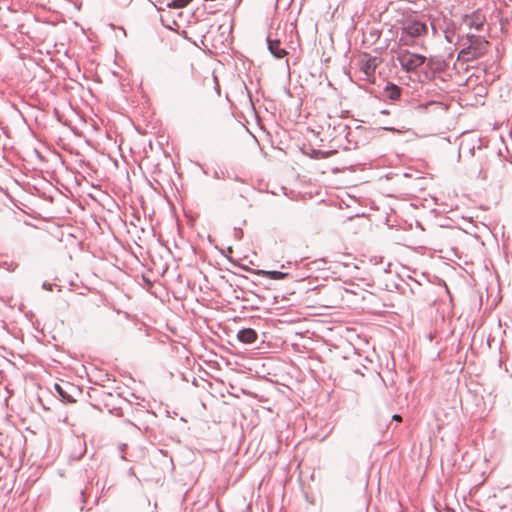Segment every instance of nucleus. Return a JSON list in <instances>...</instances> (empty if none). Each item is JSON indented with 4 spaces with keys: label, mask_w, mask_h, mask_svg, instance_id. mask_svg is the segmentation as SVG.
I'll use <instances>...</instances> for the list:
<instances>
[{
    "label": "nucleus",
    "mask_w": 512,
    "mask_h": 512,
    "mask_svg": "<svg viewBox=\"0 0 512 512\" xmlns=\"http://www.w3.org/2000/svg\"><path fill=\"white\" fill-rule=\"evenodd\" d=\"M467 46L458 53V60L470 62L481 58L487 53L489 42L483 36L467 34Z\"/></svg>",
    "instance_id": "1"
},
{
    "label": "nucleus",
    "mask_w": 512,
    "mask_h": 512,
    "mask_svg": "<svg viewBox=\"0 0 512 512\" xmlns=\"http://www.w3.org/2000/svg\"><path fill=\"white\" fill-rule=\"evenodd\" d=\"M427 31L426 23L415 19H408L401 27L399 43L403 46H412L415 43L414 39L425 35Z\"/></svg>",
    "instance_id": "2"
},
{
    "label": "nucleus",
    "mask_w": 512,
    "mask_h": 512,
    "mask_svg": "<svg viewBox=\"0 0 512 512\" xmlns=\"http://www.w3.org/2000/svg\"><path fill=\"white\" fill-rule=\"evenodd\" d=\"M396 59L399 62L401 68L407 73L415 72L426 62V57L424 55L414 53L408 49L402 48L397 51Z\"/></svg>",
    "instance_id": "3"
},
{
    "label": "nucleus",
    "mask_w": 512,
    "mask_h": 512,
    "mask_svg": "<svg viewBox=\"0 0 512 512\" xmlns=\"http://www.w3.org/2000/svg\"><path fill=\"white\" fill-rule=\"evenodd\" d=\"M379 63L380 60L378 57L365 54L359 59V68L360 71L364 73L366 78L370 80L371 77H374L375 70Z\"/></svg>",
    "instance_id": "4"
},
{
    "label": "nucleus",
    "mask_w": 512,
    "mask_h": 512,
    "mask_svg": "<svg viewBox=\"0 0 512 512\" xmlns=\"http://www.w3.org/2000/svg\"><path fill=\"white\" fill-rule=\"evenodd\" d=\"M54 389L61 401L65 403L75 402L73 392H78V388L69 382L56 383Z\"/></svg>",
    "instance_id": "5"
},
{
    "label": "nucleus",
    "mask_w": 512,
    "mask_h": 512,
    "mask_svg": "<svg viewBox=\"0 0 512 512\" xmlns=\"http://www.w3.org/2000/svg\"><path fill=\"white\" fill-rule=\"evenodd\" d=\"M486 18L480 11H474L469 15L464 16V23L469 26V28H474L477 31H481L484 27Z\"/></svg>",
    "instance_id": "6"
},
{
    "label": "nucleus",
    "mask_w": 512,
    "mask_h": 512,
    "mask_svg": "<svg viewBox=\"0 0 512 512\" xmlns=\"http://www.w3.org/2000/svg\"><path fill=\"white\" fill-rule=\"evenodd\" d=\"M258 334L252 328H243L238 331L237 339L244 344H253L257 341Z\"/></svg>",
    "instance_id": "7"
},
{
    "label": "nucleus",
    "mask_w": 512,
    "mask_h": 512,
    "mask_svg": "<svg viewBox=\"0 0 512 512\" xmlns=\"http://www.w3.org/2000/svg\"><path fill=\"white\" fill-rule=\"evenodd\" d=\"M267 45L268 50L275 58L282 59L283 57L286 56L287 51L280 47L279 40H272L269 37H267Z\"/></svg>",
    "instance_id": "8"
},
{
    "label": "nucleus",
    "mask_w": 512,
    "mask_h": 512,
    "mask_svg": "<svg viewBox=\"0 0 512 512\" xmlns=\"http://www.w3.org/2000/svg\"><path fill=\"white\" fill-rule=\"evenodd\" d=\"M254 273L272 280H282L288 277V273L276 270H255Z\"/></svg>",
    "instance_id": "9"
},
{
    "label": "nucleus",
    "mask_w": 512,
    "mask_h": 512,
    "mask_svg": "<svg viewBox=\"0 0 512 512\" xmlns=\"http://www.w3.org/2000/svg\"><path fill=\"white\" fill-rule=\"evenodd\" d=\"M402 89L394 84L388 83L384 89V96L390 100L396 101L401 96Z\"/></svg>",
    "instance_id": "10"
},
{
    "label": "nucleus",
    "mask_w": 512,
    "mask_h": 512,
    "mask_svg": "<svg viewBox=\"0 0 512 512\" xmlns=\"http://www.w3.org/2000/svg\"><path fill=\"white\" fill-rule=\"evenodd\" d=\"M192 0H172L171 3L168 4V7L173 9H181L190 4Z\"/></svg>",
    "instance_id": "11"
},
{
    "label": "nucleus",
    "mask_w": 512,
    "mask_h": 512,
    "mask_svg": "<svg viewBox=\"0 0 512 512\" xmlns=\"http://www.w3.org/2000/svg\"><path fill=\"white\" fill-rule=\"evenodd\" d=\"M234 234H235V237H236L238 240L242 239V237H243V231H242V229H240V228H235V229H234Z\"/></svg>",
    "instance_id": "12"
},
{
    "label": "nucleus",
    "mask_w": 512,
    "mask_h": 512,
    "mask_svg": "<svg viewBox=\"0 0 512 512\" xmlns=\"http://www.w3.org/2000/svg\"><path fill=\"white\" fill-rule=\"evenodd\" d=\"M80 498H81V504H82V505L80 506V510L82 511V510H83V505H84V503L86 502L85 497H84V490H81V491H80Z\"/></svg>",
    "instance_id": "13"
},
{
    "label": "nucleus",
    "mask_w": 512,
    "mask_h": 512,
    "mask_svg": "<svg viewBox=\"0 0 512 512\" xmlns=\"http://www.w3.org/2000/svg\"><path fill=\"white\" fill-rule=\"evenodd\" d=\"M478 177H479V178H482V179H486V178H487V175H486V173L481 169V170H479V172H478Z\"/></svg>",
    "instance_id": "14"
},
{
    "label": "nucleus",
    "mask_w": 512,
    "mask_h": 512,
    "mask_svg": "<svg viewBox=\"0 0 512 512\" xmlns=\"http://www.w3.org/2000/svg\"><path fill=\"white\" fill-rule=\"evenodd\" d=\"M424 79L422 81H428L431 79V74L429 72H424Z\"/></svg>",
    "instance_id": "15"
},
{
    "label": "nucleus",
    "mask_w": 512,
    "mask_h": 512,
    "mask_svg": "<svg viewBox=\"0 0 512 512\" xmlns=\"http://www.w3.org/2000/svg\"><path fill=\"white\" fill-rule=\"evenodd\" d=\"M392 419L396 420V421H401V416L398 414H395V415H393Z\"/></svg>",
    "instance_id": "16"
},
{
    "label": "nucleus",
    "mask_w": 512,
    "mask_h": 512,
    "mask_svg": "<svg viewBox=\"0 0 512 512\" xmlns=\"http://www.w3.org/2000/svg\"><path fill=\"white\" fill-rule=\"evenodd\" d=\"M43 288L45 289H51V284L44 283Z\"/></svg>",
    "instance_id": "17"
}]
</instances>
